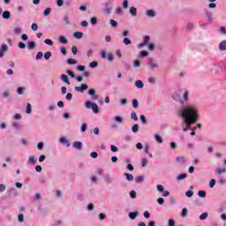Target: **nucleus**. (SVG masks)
<instances>
[{"mask_svg": "<svg viewBox=\"0 0 226 226\" xmlns=\"http://www.w3.org/2000/svg\"><path fill=\"white\" fill-rule=\"evenodd\" d=\"M188 102H190V92L185 90L183 94V99L179 101L182 106L177 109L178 117L183 119L181 126L184 132H188L192 124H195L200 117L199 106L195 103H188Z\"/></svg>", "mask_w": 226, "mask_h": 226, "instance_id": "obj_1", "label": "nucleus"}, {"mask_svg": "<svg viewBox=\"0 0 226 226\" xmlns=\"http://www.w3.org/2000/svg\"><path fill=\"white\" fill-rule=\"evenodd\" d=\"M112 10H114V3L112 0H109L104 4L102 11L105 15H110V13H112Z\"/></svg>", "mask_w": 226, "mask_h": 226, "instance_id": "obj_2", "label": "nucleus"}, {"mask_svg": "<svg viewBox=\"0 0 226 226\" xmlns=\"http://www.w3.org/2000/svg\"><path fill=\"white\" fill-rule=\"evenodd\" d=\"M85 107H86V109H92V110L94 114H98V112H99L98 104H96L91 101L86 102Z\"/></svg>", "mask_w": 226, "mask_h": 226, "instance_id": "obj_3", "label": "nucleus"}, {"mask_svg": "<svg viewBox=\"0 0 226 226\" xmlns=\"http://www.w3.org/2000/svg\"><path fill=\"white\" fill-rule=\"evenodd\" d=\"M147 65L151 70H156V68H159L158 64L156 63V60L153 57H149L147 61Z\"/></svg>", "mask_w": 226, "mask_h": 226, "instance_id": "obj_4", "label": "nucleus"}, {"mask_svg": "<svg viewBox=\"0 0 226 226\" xmlns=\"http://www.w3.org/2000/svg\"><path fill=\"white\" fill-rule=\"evenodd\" d=\"M89 87L87 84L83 83L80 87H75L74 91H78L79 93H84L86 89H87Z\"/></svg>", "mask_w": 226, "mask_h": 226, "instance_id": "obj_5", "label": "nucleus"}, {"mask_svg": "<svg viewBox=\"0 0 226 226\" xmlns=\"http://www.w3.org/2000/svg\"><path fill=\"white\" fill-rule=\"evenodd\" d=\"M59 142L60 144H63V146H65L67 147H70L71 146L70 141L64 136L59 138Z\"/></svg>", "mask_w": 226, "mask_h": 226, "instance_id": "obj_6", "label": "nucleus"}, {"mask_svg": "<svg viewBox=\"0 0 226 226\" xmlns=\"http://www.w3.org/2000/svg\"><path fill=\"white\" fill-rule=\"evenodd\" d=\"M4 52H8V45L3 44L0 48V58L4 57Z\"/></svg>", "mask_w": 226, "mask_h": 226, "instance_id": "obj_7", "label": "nucleus"}, {"mask_svg": "<svg viewBox=\"0 0 226 226\" xmlns=\"http://www.w3.org/2000/svg\"><path fill=\"white\" fill-rule=\"evenodd\" d=\"M72 147H74V149H78V151H80V149H82V142L81 141H74L72 144Z\"/></svg>", "mask_w": 226, "mask_h": 226, "instance_id": "obj_8", "label": "nucleus"}, {"mask_svg": "<svg viewBox=\"0 0 226 226\" xmlns=\"http://www.w3.org/2000/svg\"><path fill=\"white\" fill-rule=\"evenodd\" d=\"M26 47L28 50H34V49H36V42L30 41L27 42Z\"/></svg>", "mask_w": 226, "mask_h": 226, "instance_id": "obj_9", "label": "nucleus"}, {"mask_svg": "<svg viewBox=\"0 0 226 226\" xmlns=\"http://www.w3.org/2000/svg\"><path fill=\"white\" fill-rule=\"evenodd\" d=\"M88 94L92 97V100H98V95H96V91L93 88H91L90 90H88Z\"/></svg>", "mask_w": 226, "mask_h": 226, "instance_id": "obj_10", "label": "nucleus"}, {"mask_svg": "<svg viewBox=\"0 0 226 226\" xmlns=\"http://www.w3.org/2000/svg\"><path fill=\"white\" fill-rule=\"evenodd\" d=\"M219 50H221V52H225V50H226V40L222 41L219 43Z\"/></svg>", "mask_w": 226, "mask_h": 226, "instance_id": "obj_11", "label": "nucleus"}, {"mask_svg": "<svg viewBox=\"0 0 226 226\" xmlns=\"http://www.w3.org/2000/svg\"><path fill=\"white\" fill-rule=\"evenodd\" d=\"M61 80H63V82H64L65 84H67L68 86H70V79L68 78V76L66 74H62L60 77Z\"/></svg>", "mask_w": 226, "mask_h": 226, "instance_id": "obj_12", "label": "nucleus"}, {"mask_svg": "<svg viewBox=\"0 0 226 226\" xmlns=\"http://www.w3.org/2000/svg\"><path fill=\"white\" fill-rule=\"evenodd\" d=\"M137 216H139V212L135 211V212H130L129 213V218L131 220H135V218H137Z\"/></svg>", "mask_w": 226, "mask_h": 226, "instance_id": "obj_13", "label": "nucleus"}, {"mask_svg": "<svg viewBox=\"0 0 226 226\" xmlns=\"http://www.w3.org/2000/svg\"><path fill=\"white\" fill-rule=\"evenodd\" d=\"M10 17H11V13L9 11H4L2 13V18L3 19H10Z\"/></svg>", "mask_w": 226, "mask_h": 226, "instance_id": "obj_14", "label": "nucleus"}, {"mask_svg": "<svg viewBox=\"0 0 226 226\" xmlns=\"http://www.w3.org/2000/svg\"><path fill=\"white\" fill-rule=\"evenodd\" d=\"M188 175L186 173H182L177 177V181H183V179H186Z\"/></svg>", "mask_w": 226, "mask_h": 226, "instance_id": "obj_15", "label": "nucleus"}, {"mask_svg": "<svg viewBox=\"0 0 226 226\" xmlns=\"http://www.w3.org/2000/svg\"><path fill=\"white\" fill-rule=\"evenodd\" d=\"M73 36H74V38H77L78 40H80V39L83 38L84 33H82V32H75L73 34Z\"/></svg>", "mask_w": 226, "mask_h": 226, "instance_id": "obj_16", "label": "nucleus"}, {"mask_svg": "<svg viewBox=\"0 0 226 226\" xmlns=\"http://www.w3.org/2000/svg\"><path fill=\"white\" fill-rule=\"evenodd\" d=\"M129 13L132 15V17H137V8L131 7Z\"/></svg>", "mask_w": 226, "mask_h": 226, "instance_id": "obj_17", "label": "nucleus"}, {"mask_svg": "<svg viewBox=\"0 0 226 226\" xmlns=\"http://www.w3.org/2000/svg\"><path fill=\"white\" fill-rule=\"evenodd\" d=\"M135 86H136V87H138V89H142V87H144V82H142V80L139 79L135 82Z\"/></svg>", "mask_w": 226, "mask_h": 226, "instance_id": "obj_18", "label": "nucleus"}, {"mask_svg": "<svg viewBox=\"0 0 226 226\" xmlns=\"http://www.w3.org/2000/svg\"><path fill=\"white\" fill-rule=\"evenodd\" d=\"M36 157L34 155H31L28 158V163H30V165H34L36 163Z\"/></svg>", "mask_w": 226, "mask_h": 226, "instance_id": "obj_19", "label": "nucleus"}, {"mask_svg": "<svg viewBox=\"0 0 226 226\" xmlns=\"http://www.w3.org/2000/svg\"><path fill=\"white\" fill-rule=\"evenodd\" d=\"M154 139L159 143V144H163V139L162 136L158 134H154Z\"/></svg>", "mask_w": 226, "mask_h": 226, "instance_id": "obj_20", "label": "nucleus"}, {"mask_svg": "<svg viewBox=\"0 0 226 226\" xmlns=\"http://www.w3.org/2000/svg\"><path fill=\"white\" fill-rule=\"evenodd\" d=\"M146 13L147 17H156V12L154 10H148Z\"/></svg>", "mask_w": 226, "mask_h": 226, "instance_id": "obj_21", "label": "nucleus"}, {"mask_svg": "<svg viewBox=\"0 0 226 226\" xmlns=\"http://www.w3.org/2000/svg\"><path fill=\"white\" fill-rule=\"evenodd\" d=\"M103 177L105 183H107L108 185H110V183H112V178H110L109 175H104Z\"/></svg>", "mask_w": 226, "mask_h": 226, "instance_id": "obj_22", "label": "nucleus"}, {"mask_svg": "<svg viewBox=\"0 0 226 226\" xmlns=\"http://www.w3.org/2000/svg\"><path fill=\"white\" fill-rule=\"evenodd\" d=\"M181 216H182L183 218H186V216H188V209H187L186 207H185V208L182 209Z\"/></svg>", "mask_w": 226, "mask_h": 226, "instance_id": "obj_23", "label": "nucleus"}, {"mask_svg": "<svg viewBox=\"0 0 226 226\" xmlns=\"http://www.w3.org/2000/svg\"><path fill=\"white\" fill-rule=\"evenodd\" d=\"M135 183H144V176H138L135 177Z\"/></svg>", "mask_w": 226, "mask_h": 226, "instance_id": "obj_24", "label": "nucleus"}, {"mask_svg": "<svg viewBox=\"0 0 226 226\" xmlns=\"http://www.w3.org/2000/svg\"><path fill=\"white\" fill-rule=\"evenodd\" d=\"M131 118L134 121H139V117L137 116V113L135 111L131 112Z\"/></svg>", "mask_w": 226, "mask_h": 226, "instance_id": "obj_25", "label": "nucleus"}, {"mask_svg": "<svg viewBox=\"0 0 226 226\" xmlns=\"http://www.w3.org/2000/svg\"><path fill=\"white\" fill-rule=\"evenodd\" d=\"M206 17L207 18V20H209V22H213V13H211V11H207Z\"/></svg>", "mask_w": 226, "mask_h": 226, "instance_id": "obj_26", "label": "nucleus"}, {"mask_svg": "<svg viewBox=\"0 0 226 226\" xmlns=\"http://www.w3.org/2000/svg\"><path fill=\"white\" fill-rule=\"evenodd\" d=\"M176 161L179 162L182 164L186 163V159L185 157L178 156V157H177Z\"/></svg>", "mask_w": 226, "mask_h": 226, "instance_id": "obj_27", "label": "nucleus"}, {"mask_svg": "<svg viewBox=\"0 0 226 226\" xmlns=\"http://www.w3.org/2000/svg\"><path fill=\"white\" fill-rule=\"evenodd\" d=\"M124 176H125L127 181H133V175L130 173H124Z\"/></svg>", "mask_w": 226, "mask_h": 226, "instance_id": "obj_28", "label": "nucleus"}, {"mask_svg": "<svg viewBox=\"0 0 226 226\" xmlns=\"http://www.w3.org/2000/svg\"><path fill=\"white\" fill-rule=\"evenodd\" d=\"M139 119H140L142 124H147V119H146V116H144V115L139 116Z\"/></svg>", "mask_w": 226, "mask_h": 226, "instance_id": "obj_29", "label": "nucleus"}, {"mask_svg": "<svg viewBox=\"0 0 226 226\" xmlns=\"http://www.w3.org/2000/svg\"><path fill=\"white\" fill-rule=\"evenodd\" d=\"M59 41H60V43H64V45H66V43H68V40L64 36H60Z\"/></svg>", "mask_w": 226, "mask_h": 226, "instance_id": "obj_30", "label": "nucleus"}, {"mask_svg": "<svg viewBox=\"0 0 226 226\" xmlns=\"http://www.w3.org/2000/svg\"><path fill=\"white\" fill-rule=\"evenodd\" d=\"M43 57V52L39 51L36 56H35V59L36 61H40V59H41Z\"/></svg>", "mask_w": 226, "mask_h": 226, "instance_id": "obj_31", "label": "nucleus"}, {"mask_svg": "<svg viewBox=\"0 0 226 226\" xmlns=\"http://www.w3.org/2000/svg\"><path fill=\"white\" fill-rule=\"evenodd\" d=\"M139 124H135L132 127V133H137V132H139Z\"/></svg>", "mask_w": 226, "mask_h": 226, "instance_id": "obj_32", "label": "nucleus"}, {"mask_svg": "<svg viewBox=\"0 0 226 226\" xmlns=\"http://www.w3.org/2000/svg\"><path fill=\"white\" fill-rule=\"evenodd\" d=\"M147 56H149V52L146 50H142L139 52V57H147Z\"/></svg>", "mask_w": 226, "mask_h": 226, "instance_id": "obj_33", "label": "nucleus"}, {"mask_svg": "<svg viewBox=\"0 0 226 226\" xmlns=\"http://www.w3.org/2000/svg\"><path fill=\"white\" fill-rule=\"evenodd\" d=\"M195 27V26L193 25V23H188L186 26V29L188 31H193V28Z\"/></svg>", "mask_w": 226, "mask_h": 226, "instance_id": "obj_34", "label": "nucleus"}, {"mask_svg": "<svg viewBox=\"0 0 226 226\" xmlns=\"http://www.w3.org/2000/svg\"><path fill=\"white\" fill-rule=\"evenodd\" d=\"M50 57H52V52L48 51L44 54V59L49 60Z\"/></svg>", "mask_w": 226, "mask_h": 226, "instance_id": "obj_35", "label": "nucleus"}, {"mask_svg": "<svg viewBox=\"0 0 226 226\" xmlns=\"http://www.w3.org/2000/svg\"><path fill=\"white\" fill-rule=\"evenodd\" d=\"M109 24H110L111 27H117V26H118L117 21H116L114 19H110Z\"/></svg>", "mask_w": 226, "mask_h": 226, "instance_id": "obj_36", "label": "nucleus"}, {"mask_svg": "<svg viewBox=\"0 0 226 226\" xmlns=\"http://www.w3.org/2000/svg\"><path fill=\"white\" fill-rule=\"evenodd\" d=\"M50 11H52V9H50L49 7H48V8L43 11L44 17H48V15H50Z\"/></svg>", "mask_w": 226, "mask_h": 226, "instance_id": "obj_37", "label": "nucleus"}, {"mask_svg": "<svg viewBox=\"0 0 226 226\" xmlns=\"http://www.w3.org/2000/svg\"><path fill=\"white\" fill-rule=\"evenodd\" d=\"M101 57L102 59H107V51L105 49L101 50Z\"/></svg>", "mask_w": 226, "mask_h": 226, "instance_id": "obj_38", "label": "nucleus"}, {"mask_svg": "<svg viewBox=\"0 0 226 226\" xmlns=\"http://www.w3.org/2000/svg\"><path fill=\"white\" fill-rule=\"evenodd\" d=\"M148 160L147 158L141 159V167H146L148 163Z\"/></svg>", "mask_w": 226, "mask_h": 226, "instance_id": "obj_39", "label": "nucleus"}, {"mask_svg": "<svg viewBox=\"0 0 226 226\" xmlns=\"http://www.w3.org/2000/svg\"><path fill=\"white\" fill-rule=\"evenodd\" d=\"M216 174H223V172H226V169L225 168H219L215 170Z\"/></svg>", "mask_w": 226, "mask_h": 226, "instance_id": "obj_40", "label": "nucleus"}, {"mask_svg": "<svg viewBox=\"0 0 226 226\" xmlns=\"http://www.w3.org/2000/svg\"><path fill=\"white\" fill-rule=\"evenodd\" d=\"M67 64H77V60L72 59V58H68L67 59Z\"/></svg>", "mask_w": 226, "mask_h": 226, "instance_id": "obj_41", "label": "nucleus"}, {"mask_svg": "<svg viewBox=\"0 0 226 226\" xmlns=\"http://www.w3.org/2000/svg\"><path fill=\"white\" fill-rule=\"evenodd\" d=\"M207 216H208V214H207V212H205V213H203V214H201L200 215V220H206V218H207Z\"/></svg>", "mask_w": 226, "mask_h": 226, "instance_id": "obj_42", "label": "nucleus"}, {"mask_svg": "<svg viewBox=\"0 0 226 226\" xmlns=\"http://www.w3.org/2000/svg\"><path fill=\"white\" fill-rule=\"evenodd\" d=\"M156 188L160 193H162L165 190V187H163V185H157Z\"/></svg>", "mask_w": 226, "mask_h": 226, "instance_id": "obj_43", "label": "nucleus"}, {"mask_svg": "<svg viewBox=\"0 0 226 226\" xmlns=\"http://www.w3.org/2000/svg\"><path fill=\"white\" fill-rule=\"evenodd\" d=\"M132 107L134 109H139V101H137L136 99L132 100Z\"/></svg>", "mask_w": 226, "mask_h": 226, "instance_id": "obj_44", "label": "nucleus"}, {"mask_svg": "<svg viewBox=\"0 0 226 226\" xmlns=\"http://www.w3.org/2000/svg\"><path fill=\"white\" fill-rule=\"evenodd\" d=\"M66 73H67V75L72 77V79H75V73L72 70H67Z\"/></svg>", "mask_w": 226, "mask_h": 226, "instance_id": "obj_45", "label": "nucleus"}, {"mask_svg": "<svg viewBox=\"0 0 226 226\" xmlns=\"http://www.w3.org/2000/svg\"><path fill=\"white\" fill-rule=\"evenodd\" d=\"M110 151H112V153H117L119 151V148H117V147H116L114 145H111Z\"/></svg>", "mask_w": 226, "mask_h": 226, "instance_id": "obj_46", "label": "nucleus"}, {"mask_svg": "<svg viewBox=\"0 0 226 226\" xmlns=\"http://www.w3.org/2000/svg\"><path fill=\"white\" fill-rule=\"evenodd\" d=\"M90 22H91L92 26H96V24H98V19H96L95 17H93V18H91Z\"/></svg>", "mask_w": 226, "mask_h": 226, "instance_id": "obj_47", "label": "nucleus"}, {"mask_svg": "<svg viewBox=\"0 0 226 226\" xmlns=\"http://www.w3.org/2000/svg\"><path fill=\"white\" fill-rule=\"evenodd\" d=\"M198 195H199V197H201V199H205L206 192L205 191H199Z\"/></svg>", "mask_w": 226, "mask_h": 226, "instance_id": "obj_48", "label": "nucleus"}, {"mask_svg": "<svg viewBox=\"0 0 226 226\" xmlns=\"http://www.w3.org/2000/svg\"><path fill=\"white\" fill-rule=\"evenodd\" d=\"M14 33L16 34H22V28L21 27H15L14 28Z\"/></svg>", "mask_w": 226, "mask_h": 226, "instance_id": "obj_49", "label": "nucleus"}, {"mask_svg": "<svg viewBox=\"0 0 226 226\" xmlns=\"http://www.w3.org/2000/svg\"><path fill=\"white\" fill-rule=\"evenodd\" d=\"M130 197H131V199H137V192L131 191L130 192Z\"/></svg>", "mask_w": 226, "mask_h": 226, "instance_id": "obj_50", "label": "nucleus"}, {"mask_svg": "<svg viewBox=\"0 0 226 226\" xmlns=\"http://www.w3.org/2000/svg\"><path fill=\"white\" fill-rule=\"evenodd\" d=\"M24 91H26V88L19 87L17 90L18 94H24Z\"/></svg>", "mask_w": 226, "mask_h": 226, "instance_id": "obj_51", "label": "nucleus"}, {"mask_svg": "<svg viewBox=\"0 0 226 226\" xmlns=\"http://www.w3.org/2000/svg\"><path fill=\"white\" fill-rule=\"evenodd\" d=\"M150 40H151V37L149 35H147V36L144 37L143 43L145 45H147V43H149Z\"/></svg>", "mask_w": 226, "mask_h": 226, "instance_id": "obj_52", "label": "nucleus"}, {"mask_svg": "<svg viewBox=\"0 0 226 226\" xmlns=\"http://www.w3.org/2000/svg\"><path fill=\"white\" fill-rule=\"evenodd\" d=\"M26 112V114H31V112H32V106H31L30 103H27Z\"/></svg>", "mask_w": 226, "mask_h": 226, "instance_id": "obj_53", "label": "nucleus"}, {"mask_svg": "<svg viewBox=\"0 0 226 226\" xmlns=\"http://www.w3.org/2000/svg\"><path fill=\"white\" fill-rule=\"evenodd\" d=\"M72 98H73V94L72 93H68L65 96V99L68 101V102H72Z\"/></svg>", "mask_w": 226, "mask_h": 226, "instance_id": "obj_54", "label": "nucleus"}, {"mask_svg": "<svg viewBox=\"0 0 226 226\" xmlns=\"http://www.w3.org/2000/svg\"><path fill=\"white\" fill-rule=\"evenodd\" d=\"M90 68H96L98 66V62L94 61L89 64Z\"/></svg>", "mask_w": 226, "mask_h": 226, "instance_id": "obj_55", "label": "nucleus"}, {"mask_svg": "<svg viewBox=\"0 0 226 226\" xmlns=\"http://www.w3.org/2000/svg\"><path fill=\"white\" fill-rule=\"evenodd\" d=\"M123 43H124V45H132V41H130L128 38H124L123 40Z\"/></svg>", "mask_w": 226, "mask_h": 226, "instance_id": "obj_56", "label": "nucleus"}, {"mask_svg": "<svg viewBox=\"0 0 226 226\" xmlns=\"http://www.w3.org/2000/svg\"><path fill=\"white\" fill-rule=\"evenodd\" d=\"M216 185V180L215 179H212L210 182H209V187L210 188H215V185Z\"/></svg>", "mask_w": 226, "mask_h": 226, "instance_id": "obj_57", "label": "nucleus"}, {"mask_svg": "<svg viewBox=\"0 0 226 226\" xmlns=\"http://www.w3.org/2000/svg\"><path fill=\"white\" fill-rule=\"evenodd\" d=\"M32 31H38V24L33 23L31 26Z\"/></svg>", "mask_w": 226, "mask_h": 226, "instance_id": "obj_58", "label": "nucleus"}, {"mask_svg": "<svg viewBox=\"0 0 226 226\" xmlns=\"http://www.w3.org/2000/svg\"><path fill=\"white\" fill-rule=\"evenodd\" d=\"M64 22L66 25L70 24V18L68 17V15L64 16Z\"/></svg>", "mask_w": 226, "mask_h": 226, "instance_id": "obj_59", "label": "nucleus"}, {"mask_svg": "<svg viewBox=\"0 0 226 226\" xmlns=\"http://www.w3.org/2000/svg\"><path fill=\"white\" fill-rule=\"evenodd\" d=\"M44 43H46V45H50V46L54 45V41H52V40L50 39H46L44 41Z\"/></svg>", "mask_w": 226, "mask_h": 226, "instance_id": "obj_60", "label": "nucleus"}, {"mask_svg": "<svg viewBox=\"0 0 226 226\" xmlns=\"http://www.w3.org/2000/svg\"><path fill=\"white\" fill-rule=\"evenodd\" d=\"M168 226H176V222L174 221V219L169 220Z\"/></svg>", "mask_w": 226, "mask_h": 226, "instance_id": "obj_61", "label": "nucleus"}, {"mask_svg": "<svg viewBox=\"0 0 226 226\" xmlns=\"http://www.w3.org/2000/svg\"><path fill=\"white\" fill-rule=\"evenodd\" d=\"M133 66H134V68H139L140 66V61L135 60L133 62Z\"/></svg>", "mask_w": 226, "mask_h": 226, "instance_id": "obj_62", "label": "nucleus"}, {"mask_svg": "<svg viewBox=\"0 0 226 226\" xmlns=\"http://www.w3.org/2000/svg\"><path fill=\"white\" fill-rule=\"evenodd\" d=\"M80 130L82 132H86L87 130V124H82Z\"/></svg>", "mask_w": 226, "mask_h": 226, "instance_id": "obj_63", "label": "nucleus"}, {"mask_svg": "<svg viewBox=\"0 0 226 226\" xmlns=\"http://www.w3.org/2000/svg\"><path fill=\"white\" fill-rule=\"evenodd\" d=\"M115 121L117 123H123V117H115Z\"/></svg>", "mask_w": 226, "mask_h": 226, "instance_id": "obj_64", "label": "nucleus"}]
</instances>
